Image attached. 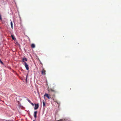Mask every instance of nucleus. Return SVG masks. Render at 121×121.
Here are the masks:
<instances>
[{
    "label": "nucleus",
    "instance_id": "obj_10",
    "mask_svg": "<svg viewBox=\"0 0 121 121\" xmlns=\"http://www.w3.org/2000/svg\"><path fill=\"white\" fill-rule=\"evenodd\" d=\"M12 27V29H13V22L12 21L10 23Z\"/></svg>",
    "mask_w": 121,
    "mask_h": 121
},
{
    "label": "nucleus",
    "instance_id": "obj_9",
    "mask_svg": "<svg viewBox=\"0 0 121 121\" xmlns=\"http://www.w3.org/2000/svg\"><path fill=\"white\" fill-rule=\"evenodd\" d=\"M31 47L32 48H34L35 47V46L34 44H32L31 45Z\"/></svg>",
    "mask_w": 121,
    "mask_h": 121
},
{
    "label": "nucleus",
    "instance_id": "obj_6",
    "mask_svg": "<svg viewBox=\"0 0 121 121\" xmlns=\"http://www.w3.org/2000/svg\"><path fill=\"white\" fill-rule=\"evenodd\" d=\"M37 111H35L34 112V116L36 118L37 117Z\"/></svg>",
    "mask_w": 121,
    "mask_h": 121
},
{
    "label": "nucleus",
    "instance_id": "obj_18",
    "mask_svg": "<svg viewBox=\"0 0 121 121\" xmlns=\"http://www.w3.org/2000/svg\"><path fill=\"white\" fill-rule=\"evenodd\" d=\"M33 121H35V120H34Z\"/></svg>",
    "mask_w": 121,
    "mask_h": 121
},
{
    "label": "nucleus",
    "instance_id": "obj_5",
    "mask_svg": "<svg viewBox=\"0 0 121 121\" xmlns=\"http://www.w3.org/2000/svg\"><path fill=\"white\" fill-rule=\"evenodd\" d=\"M45 70L44 69H43L42 71V74H44L45 75Z\"/></svg>",
    "mask_w": 121,
    "mask_h": 121
},
{
    "label": "nucleus",
    "instance_id": "obj_14",
    "mask_svg": "<svg viewBox=\"0 0 121 121\" xmlns=\"http://www.w3.org/2000/svg\"><path fill=\"white\" fill-rule=\"evenodd\" d=\"M30 103L33 106L34 105V104L33 103Z\"/></svg>",
    "mask_w": 121,
    "mask_h": 121
},
{
    "label": "nucleus",
    "instance_id": "obj_15",
    "mask_svg": "<svg viewBox=\"0 0 121 121\" xmlns=\"http://www.w3.org/2000/svg\"><path fill=\"white\" fill-rule=\"evenodd\" d=\"M28 101L30 103H31V102L30 100H28Z\"/></svg>",
    "mask_w": 121,
    "mask_h": 121
},
{
    "label": "nucleus",
    "instance_id": "obj_1",
    "mask_svg": "<svg viewBox=\"0 0 121 121\" xmlns=\"http://www.w3.org/2000/svg\"><path fill=\"white\" fill-rule=\"evenodd\" d=\"M48 91L51 94H52V92L54 93H56V90L51 88L49 89L48 90Z\"/></svg>",
    "mask_w": 121,
    "mask_h": 121
},
{
    "label": "nucleus",
    "instance_id": "obj_8",
    "mask_svg": "<svg viewBox=\"0 0 121 121\" xmlns=\"http://www.w3.org/2000/svg\"><path fill=\"white\" fill-rule=\"evenodd\" d=\"M11 37H12V39L13 40H16V38L13 35H11Z\"/></svg>",
    "mask_w": 121,
    "mask_h": 121
},
{
    "label": "nucleus",
    "instance_id": "obj_12",
    "mask_svg": "<svg viewBox=\"0 0 121 121\" xmlns=\"http://www.w3.org/2000/svg\"><path fill=\"white\" fill-rule=\"evenodd\" d=\"M0 20H2V18L1 17V15L0 14Z\"/></svg>",
    "mask_w": 121,
    "mask_h": 121
},
{
    "label": "nucleus",
    "instance_id": "obj_17",
    "mask_svg": "<svg viewBox=\"0 0 121 121\" xmlns=\"http://www.w3.org/2000/svg\"><path fill=\"white\" fill-rule=\"evenodd\" d=\"M53 95L54 96V95Z\"/></svg>",
    "mask_w": 121,
    "mask_h": 121
},
{
    "label": "nucleus",
    "instance_id": "obj_11",
    "mask_svg": "<svg viewBox=\"0 0 121 121\" xmlns=\"http://www.w3.org/2000/svg\"><path fill=\"white\" fill-rule=\"evenodd\" d=\"M43 106H44L45 105V103L44 102V101L43 100Z\"/></svg>",
    "mask_w": 121,
    "mask_h": 121
},
{
    "label": "nucleus",
    "instance_id": "obj_2",
    "mask_svg": "<svg viewBox=\"0 0 121 121\" xmlns=\"http://www.w3.org/2000/svg\"><path fill=\"white\" fill-rule=\"evenodd\" d=\"M24 65H25L26 70H28L29 69L28 66L26 62H25Z\"/></svg>",
    "mask_w": 121,
    "mask_h": 121
},
{
    "label": "nucleus",
    "instance_id": "obj_4",
    "mask_svg": "<svg viewBox=\"0 0 121 121\" xmlns=\"http://www.w3.org/2000/svg\"><path fill=\"white\" fill-rule=\"evenodd\" d=\"M35 106L34 108L35 110L37 109H38L39 107V104H35Z\"/></svg>",
    "mask_w": 121,
    "mask_h": 121
},
{
    "label": "nucleus",
    "instance_id": "obj_3",
    "mask_svg": "<svg viewBox=\"0 0 121 121\" xmlns=\"http://www.w3.org/2000/svg\"><path fill=\"white\" fill-rule=\"evenodd\" d=\"M50 95H48L46 93L44 95V98H45V96H46L47 98L48 99H50Z\"/></svg>",
    "mask_w": 121,
    "mask_h": 121
},
{
    "label": "nucleus",
    "instance_id": "obj_7",
    "mask_svg": "<svg viewBox=\"0 0 121 121\" xmlns=\"http://www.w3.org/2000/svg\"><path fill=\"white\" fill-rule=\"evenodd\" d=\"M25 61H27V59L26 58H24L22 59V61L25 63Z\"/></svg>",
    "mask_w": 121,
    "mask_h": 121
},
{
    "label": "nucleus",
    "instance_id": "obj_16",
    "mask_svg": "<svg viewBox=\"0 0 121 121\" xmlns=\"http://www.w3.org/2000/svg\"><path fill=\"white\" fill-rule=\"evenodd\" d=\"M27 81V78H26V81Z\"/></svg>",
    "mask_w": 121,
    "mask_h": 121
},
{
    "label": "nucleus",
    "instance_id": "obj_13",
    "mask_svg": "<svg viewBox=\"0 0 121 121\" xmlns=\"http://www.w3.org/2000/svg\"><path fill=\"white\" fill-rule=\"evenodd\" d=\"M63 119H60V120H58V121H63Z\"/></svg>",
    "mask_w": 121,
    "mask_h": 121
}]
</instances>
